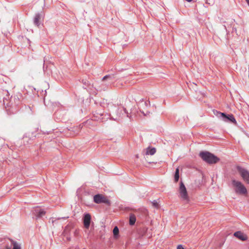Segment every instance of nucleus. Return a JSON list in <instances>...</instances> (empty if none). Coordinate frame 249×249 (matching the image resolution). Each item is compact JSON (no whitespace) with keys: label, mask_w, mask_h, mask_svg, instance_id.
<instances>
[{"label":"nucleus","mask_w":249,"mask_h":249,"mask_svg":"<svg viewBox=\"0 0 249 249\" xmlns=\"http://www.w3.org/2000/svg\"><path fill=\"white\" fill-rule=\"evenodd\" d=\"M231 185L236 194L243 196L247 195V189L241 181L232 179L231 180Z\"/></svg>","instance_id":"obj_1"},{"label":"nucleus","mask_w":249,"mask_h":249,"mask_svg":"<svg viewBox=\"0 0 249 249\" xmlns=\"http://www.w3.org/2000/svg\"><path fill=\"white\" fill-rule=\"evenodd\" d=\"M199 156L204 161L210 164L216 163L219 160L218 158L208 152H200Z\"/></svg>","instance_id":"obj_2"},{"label":"nucleus","mask_w":249,"mask_h":249,"mask_svg":"<svg viewBox=\"0 0 249 249\" xmlns=\"http://www.w3.org/2000/svg\"><path fill=\"white\" fill-rule=\"evenodd\" d=\"M179 196L184 200L189 201V196L186 188L182 182H180L179 188Z\"/></svg>","instance_id":"obj_3"},{"label":"nucleus","mask_w":249,"mask_h":249,"mask_svg":"<svg viewBox=\"0 0 249 249\" xmlns=\"http://www.w3.org/2000/svg\"><path fill=\"white\" fill-rule=\"evenodd\" d=\"M94 201L97 204L103 203L109 205L110 204L109 200L105 196L101 194L96 195L94 196Z\"/></svg>","instance_id":"obj_4"},{"label":"nucleus","mask_w":249,"mask_h":249,"mask_svg":"<svg viewBox=\"0 0 249 249\" xmlns=\"http://www.w3.org/2000/svg\"><path fill=\"white\" fill-rule=\"evenodd\" d=\"M237 169L243 179L249 184V172L241 167L238 166Z\"/></svg>","instance_id":"obj_5"},{"label":"nucleus","mask_w":249,"mask_h":249,"mask_svg":"<svg viewBox=\"0 0 249 249\" xmlns=\"http://www.w3.org/2000/svg\"><path fill=\"white\" fill-rule=\"evenodd\" d=\"M218 114L220 115L221 117L223 118V120L225 122L230 121L234 124H236V120L233 115L231 114L227 116L224 113L217 112L216 115H218Z\"/></svg>","instance_id":"obj_6"},{"label":"nucleus","mask_w":249,"mask_h":249,"mask_svg":"<svg viewBox=\"0 0 249 249\" xmlns=\"http://www.w3.org/2000/svg\"><path fill=\"white\" fill-rule=\"evenodd\" d=\"M234 236L242 241H246L248 239L247 236L240 231L234 233Z\"/></svg>","instance_id":"obj_7"},{"label":"nucleus","mask_w":249,"mask_h":249,"mask_svg":"<svg viewBox=\"0 0 249 249\" xmlns=\"http://www.w3.org/2000/svg\"><path fill=\"white\" fill-rule=\"evenodd\" d=\"M91 220V216L89 213L86 214L84 217V225L86 229H89Z\"/></svg>","instance_id":"obj_8"},{"label":"nucleus","mask_w":249,"mask_h":249,"mask_svg":"<svg viewBox=\"0 0 249 249\" xmlns=\"http://www.w3.org/2000/svg\"><path fill=\"white\" fill-rule=\"evenodd\" d=\"M45 212L41 209H36L35 210L34 213L37 217H41L45 214Z\"/></svg>","instance_id":"obj_9"},{"label":"nucleus","mask_w":249,"mask_h":249,"mask_svg":"<svg viewBox=\"0 0 249 249\" xmlns=\"http://www.w3.org/2000/svg\"><path fill=\"white\" fill-rule=\"evenodd\" d=\"M136 220V218L135 215L134 214L131 213L130 215V217H129V224L130 225H134V224L135 223Z\"/></svg>","instance_id":"obj_10"},{"label":"nucleus","mask_w":249,"mask_h":249,"mask_svg":"<svg viewBox=\"0 0 249 249\" xmlns=\"http://www.w3.org/2000/svg\"><path fill=\"white\" fill-rule=\"evenodd\" d=\"M156 152V149L155 148H150V147H148L146 149V155H153Z\"/></svg>","instance_id":"obj_11"},{"label":"nucleus","mask_w":249,"mask_h":249,"mask_svg":"<svg viewBox=\"0 0 249 249\" xmlns=\"http://www.w3.org/2000/svg\"><path fill=\"white\" fill-rule=\"evenodd\" d=\"M179 178V169L177 168L176 170L175 176H174V180L175 182H177L178 181Z\"/></svg>","instance_id":"obj_12"},{"label":"nucleus","mask_w":249,"mask_h":249,"mask_svg":"<svg viewBox=\"0 0 249 249\" xmlns=\"http://www.w3.org/2000/svg\"><path fill=\"white\" fill-rule=\"evenodd\" d=\"M40 19V17L39 15H36L34 18V23L35 25L38 26L39 25V20Z\"/></svg>","instance_id":"obj_13"},{"label":"nucleus","mask_w":249,"mask_h":249,"mask_svg":"<svg viewBox=\"0 0 249 249\" xmlns=\"http://www.w3.org/2000/svg\"><path fill=\"white\" fill-rule=\"evenodd\" d=\"M119 229L117 227H115L113 230V234L114 236L117 235L119 234Z\"/></svg>","instance_id":"obj_14"},{"label":"nucleus","mask_w":249,"mask_h":249,"mask_svg":"<svg viewBox=\"0 0 249 249\" xmlns=\"http://www.w3.org/2000/svg\"><path fill=\"white\" fill-rule=\"evenodd\" d=\"M152 206L156 208H159V205L156 201H154L153 202H152Z\"/></svg>","instance_id":"obj_15"},{"label":"nucleus","mask_w":249,"mask_h":249,"mask_svg":"<svg viewBox=\"0 0 249 249\" xmlns=\"http://www.w3.org/2000/svg\"><path fill=\"white\" fill-rule=\"evenodd\" d=\"M13 249H20V247L17 243H14Z\"/></svg>","instance_id":"obj_16"},{"label":"nucleus","mask_w":249,"mask_h":249,"mask_svg":"<svg viewBox=\"0 0 249 249\" xmlns=\"http://www.w3.org/2000/svg\"><path fill=\"white\" fill-rule=\"evenodd\" d=\"M177 249H184V248L182 245H179L177 247Z\"/></svg>","instance_id":"obj_17"},{"label":"nucleus","mask_w":249,"mask_h":249,"mask_svg":"<svg viewBox=\"0 0 249 249\" xmlns=\"http://www.w3.org/2000/svg\"><path fill=\"white\" fill-rule=\"evenodd\" d=\"M108 77H109V76H108V75H106V76H105L103 78L102 80H103V81L105 80H106V79H107Z\"/></svg>","instance_id":"obj_18"},{"label":"nucleus","mask_w":249,"mask_h":249,"mask_svg":"<svg viewBox=\"0 0 249 249\" xmlns=\"http://www.w3.org/2000/svg\"><path fill=\"white\" fill-rule=\"evenodd\" d=\"M247 3H248V4L249 5V0H246Z\"/></svg>","instance_id":"obj_19"},{"label":"nucleus","mask_w":249,"mask_h":249,"mask_svg":"<svg viewBox=\"0 0 249 249\" xmlns=\"http://www.w3.org/2000/svg\"><path fill=\"white\" fill-rule=\"evenodd\" d=\"M186 1H188V2H191L192 1V0H185Z\"/></svg>","instance_id":"obj_20"}]
</instances>
